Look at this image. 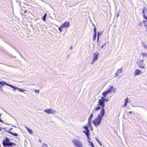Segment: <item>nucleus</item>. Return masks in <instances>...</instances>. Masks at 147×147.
<instances>
[{"instance_id":"obj_1","label":"nucleus","mask_w":147,"mask_h":147,"mask_svg":"<svg viewBox=\"0 0 147 147\" xmlns=\"http://www.w3.org/2000/svg\"><path fill=\"white\" fill-rule=\"evenodd\" d=\"M105 112L104 109H101L100 113L97 115V117L93 121V123L96 127H97L99 126L101 123L102 118L104 116Z\"/></svg>"},{"instance_id":"obj_2","label":"nucleus","mask_w":147,"mask_h":147,"mask_svg":"<svg viewBox=\"0 0 147 147\" xmlns=\"http://www.w3.org/2000/svg\"><path fill=\"white\" fill-rule=\"evenodd\" d=\"M3 145L5 147H7L10 144H14L13 142H10V139L8 138H6L3 139L2 142Z\"/></svg>"},{"instance_id":"obj_3","label":"nucleus","mask_w":147,"mask_h":147,"mask_svg":"<svg viewBox=\"0 0 147 147\" xmlns=\"http://www.w3.org/2000/svg\"><path fill=\"white\" fill-rule=\"evenodd\" d=\"M70 25V23L68 21H66L63 24L60 26L59 28L58 29L60 32H62V28H68L69 27Z\"/></svg>"},{"instance_id":"obj_4","label":"nucleus","mask_w":147,"mask_h":147,"mask_svg":"<svg viewBox=\"0 0 147 147\" xmlns=\"http://www.w3.org/2000/svg\"><path fill=\"white\" fill-rule=\"evenodd\" d=\"M104 100H105V98L103 96H102L100 99L98 101V104L97 105V106H100L102 109H104L105 105V101Z\"/></svg>"},{"instance_id":"obj_5","label":"nucleus","mask_w":147,"mask_h":147,"mask_svg":"<svg viewBox=\"0 0 147 147\" xmlns=\"http://www.w3.org/2000/svg\"><path fill=\"white\" fill-rule=\"evenodd\" d=\"M137 64L140 68L144 69L145 68V65L143 60H140L137 61Z\"/></svg>"},{"instance_id":"obj_6","label":"nucleus","mask_w":147,"mask_h":147,"mask_svg":"<svg viewBox=\"0 0 147 147\" xmlns=\"http://www.w3.org/2000/svg\"><path fill=\"white\" fill-rule=\"evenodd\" d=\"M72 142L76 147H82V145L81 142L77 140H73Z\"/></svg>"},{"instance_id":"obj_7","label":"nucleus","mask_w":147,"mask_h":147,"mask_svg":"<svg viewBox=\"0 0 147 147\" xmlns=\"http://www.w3.org/2000/svg\"><path fill=\"white\" fill-rule=\"evenodd\" d=\"M44 111L48 114H55L56 113V111L51 109H45L44 110Z\"/></svg>"},{"instance_id":"obj_8","label":"nucleus","mask_w":147,"mask_h":147,"mask_svg":"<svg viewBox=\"0 0 147 147\" xmlns=\"http://www.w3.org/2000/svg\"><path fill=\"white\" fill-rule=\"evenodd\" d=\"M95 113L92 112V113L90 115V117L88 119V126L90 127L91 126V121L93 116L94 115Z\"/></svg>"},{"instance_id":"obj_9","label":"nucleus","mask_w":147,"mask_h":147,"mask_svg":"<svg viewBox=\"0 0 147 147\" xmlns=\"http://www.w3.org/2000/svg\"><path fill=\"white\" fill-rule=\"evenodd\" d=\"M98 55L99 54L98 53H97L96 54V53H94V54L93 59L92 60V62L91 63V64L92 65L95 62V61L97 59Z\"/></svg>"},{"instance_id":"obj_10","label":"nucleus","mask_w":147,"mask_h":147,"mask_svg":"<svg viewBox=\"0 0 147 147\" xmlns=\"http://www.w3.org/2000/svg\"><path fill=\"white\" fill-rule=\"evenodd\" d=\"M116 91V89L114 88L113 86H111L110 88L107 91L108 93H109L112 92H115Z\"/></svg>"},{"instance_id":"obj_11","label":"nucleus","mask_w":147,"mask_h":147,"mask_svg":"<svg viewBox=\"0 0 147 147\" xmlns=\"http://www.w3.org/2000/svg\"><path fill=\"white\" fill-rule=\"evenodd\" d=\"M100 109V106H97L96 107H95L94 109L92 110V112L95 113V115H96V113L95 111H99Z\"/></svg>"},{"instance_id":"obj_12","label":"nucleus","mask_w":147,"mask_h":147,"mask_svg":"<svg viewBox=\"0 0 147 147\" xmlns=\"http://www.w3.org/2000/svg\"><path fill=\"white\" fill-rule=\"evenodd\" d=\"M147 11V9L145 7H144L143 8L142 10L143 15L144 17H144H146V16L145 15V11Z\"/></svg>"},{"instance_id":"obj_13","label":"nucleus","mask_w":147,"mask_h":147,"mask_svg":"<svg viewBox=\"0 0 147 147\" xmlns=\"http://www.w3.org/2000/svg\"><path fill=\"white\" fill-rule=\"evenodd\" d=\"M141 73V71L138 69H136L135 71V75H138L140 74Z\"/></svg>"},{"instance_id":"obj_14","label":"nucleus","mask_w":147,"mask_h":147,"mask_svg":"<svg viewBox=\"0 0 147 147\" xmlns=\"http://www.w3.org/2000/svg\"><path fill=\"white\" fill-rule=\"evenodd\" d=\"M25 128L28 131L29 133L31 134H32L33 133V131L30 129L28 128V127L26 126Z\"/></svg>"},{"instance_id":"obj_15","label":"nucleus","mask_w":147,"mask_h":147,"mask_svg":"<svg viewBox=\"0 0 147 147\" xmlns=\"http://www.w3.org/2000/svg\"><path fill=\"white\" fill-rule=\"evenodd\" d=\"M83 132L85 134L86 137L89 136V131H83Z\"/></svg>"},{"instance_id":"obj_16","label":"nucleus","mask_w":147,"mask_h":147,"mask_svg":"<svg viewBox=\"0 0 147 147\" xmlns=\"http://www.w3.org/2000/svg\"><path fill=\"white\" fill-rule=\"evenodd\" d=\"M141 43L142 45V46L143 47H144V48L147 49V45H146L145 43L144 42H141Z\"/></svg>"},{"instance_id":"obj_17","label":"nucleus","mask_w":147,"mask_h":147,"mask_svg":"<svg viewBox=\"0 0 147 147\" xmlns=\"http://www.w3.org/2000/svg\"><path fill=\"white\" fill-rule=\"evenodd\" d=\"M108 93L107 91H105L102 93V95L105 97H106Z\"/></svg>"},{"instance_id":"obj_18","label":"nucleus","mask_w":147,"mask_h":147,"mask_svg":"<svg viewBox=\"0 0 147 147\" xmlns=\"http://www.w3.org/2000/svg\"><path fill=\"white\" fill-rule=\"evenodd\" d=\"M8 132L9 133V134H10L14 136H18V134L17 133H12L11 131H9V132Z\"/></svg>"},{"instance_id":"obj_19","label":"nucleus","mask_w":147,"mask_h":147,"mask_svg":"<svg viewBox=\"0 0 147 147\" xmlns=\"http://www.w3.org/2000/svg\"><path fill=\"white\" fill-rule=\"evenodd\" d=\"M97 36V34H94L93 36V40L94 41L96 40Z\"/></svg>"},{"instance_id":"obj_20","label":"nucleus","mask_w":147,"mask_h":147,"mask_svg":"<svg viewBox=\"0 0 147 147\" xmlns=\"http://www.w3.org/2000/svg\"><path fill=\"white\" fill-rule=\"evenodd\" d=\"M13 144H10V145H8L6 147H12L13 146H16V144L14 143H13Z\"/></svg>"},{"instance_id":"obj_21","label":"nucleus","mask_w":147,"mask_h":147,"mask_svg":"<svg viewBox=\"0 0 147 147\" xmlns=\"http://www.w3.org/2000/svg\"><path fill=\"white\" fill-rule=\"evenodd\" d=\"M18 90L19 91H20V92H24V91H26V90H24L22 88H18Z\"/></svg>"},{"instance_id":"obj_22","label":"nucleus","mask_w":147,"mask_h":147,"mask_svg":"<svg viewBox=\"0 0 147 147\" xmlns=\"http://www.w3.org/2000/svg\"><path fill=\"white\" fill-rule=\"evenodd\" d=\"M122 72V68L120 69H118L117 71V73H118V74H119L120 73H121Z\"/></svg>"},{"instance_id":"obj_23","label":"nucleus","mask_w":147,"mask_h":147,"mask_svg":"<svg viewBox=\"0 0 147 147\" xmlns=\"http://www.w3.org/2000/svg\"><path fill=\"white\" fill-rule=\"evenodd\" d=\"M83 128L85 129L86 131L89 130L88 127V126H84L83 127Z\"/></svg>"},{"instance_id":"obj_24","label":"nucleus","mask_w":147,"mask_h":147,"mask_svg":"<svg viewBox=\"0 0 147 147\" xmlns=\"http://www.w3.org/2000/svg\"><path fill=\"white\" fill-rule=\"evenodd\" d=\"M42 147H48V146L47 144L45 143L43 144L42 145Z\"/></svg>"},{"instance_id":"obj_25","label":"nucleus","mask_w":147,"mask_h":147,"mask_svg":"<svg viewBox=\"0 0 147 147\" xmlns=\"http://www.w3.org/2000/svg\"><path fill=\"white\" fill-rule=\"evenodd\" d=\"M11 88H13V90H15L16 89L18 90V88L17 87H15V86L13 85V86H11Z\"/></svg>"},{"instance_id":"obj_26","label":"nucleus","mask_w":147,"mask_h":147,"mask_svg":"<svg viewBox=\"0 0 147 147\" xmlns=\"http://www.w3.org/2000/svg\"><path fill=\"white\" fill-rule=\"evenodd\" d=\"M46 15H47V13H46L44 14V16L43 17L42 19L44 21H45V19H46Z\"/></svg>"},{"instance_id":"obj_27","label":"nucleus","mask_w":147,"mask_h":147,"mask_svg":"<svg viewBox=\"0 0 147 147\" xmlns=\"http://www.w3.org/2000/svg\"><path fill=\"white\" fill-rule=\"evenodd\" d=\"M102 34V32H98L97 33V36H100Z\"/></svg>"},{"instance_id":"obj_28","label":"nucleus","mask_w":147,"mask_h":147,"mask_svg":"<svg viewBox=\"0 0 147 147\" xmlns=\"http://www.w3.org/2000/svg\"><path fill=\"white\" fill-rule=\"evenodd\" d=\"M5 82H1L0 81V84H1V85L4 86V85H5Z\"/></svg>"},{"instance_id":"obj_29","label":"nucleus","mask_w":147,"mask_h":147,"mask_svg":"<svg viewBox=\"0 0 147 147\" xmlns=\"http://www.w3.org/2000/svg\"><path fill=\"white\" fill-rule=\"evenodd\" d=\"M88 142H89L90 145L92 146V147L93 146H94L92 142H91L90 141H88Z\"/></svg>"},{"instance_id":"obj_30","label":"nucleus","mask_w":147,"mask_h":147,"mask_svg":"<svg viewBox=\"0 0 147 147\" xmlns=\"http://www.w3.org/2000/svg\"><path fill=\"white\" fill-rule=\"evenodd\" d=\"M1 109H2V110L5 113H6L7 114H8V115H10L11 114L9 113L8 112H7L3 108H1Z\"/></svg>"},{"instance_id":"obj_31","label":"nucleus","mask_w":147,"mask_h":147,"mask_svg":"<svg viewBox=\"0 0 147 147\" xmlns=\"http://www.w3.org/2000/svg\"><path fill=\"white\" fill-rule=\"evenodd\" d=\"M142 55L143 56V57H145V56L147 57V53H142Z\"/></svg>"},{"instance_id":"obj_32","label":"nucleus","mask_w":147,"mask_h":147,"mask_svg":"<svg viewBox=\"0 0 147 147\" xmlns=\"http://www.w3.org/2000/svg\"><path fill=\"white\" fill-rule=\"evenodd\" d=\"M93 30L94 32V34H97L96 29L95 27L94 28Z\"/></svg>"},{"instance_id":"obj_33","label":"nucleus","mask_w":147,"mask_h":147,"mask_svg":"<svg viewBox=\"0 0 147 147\" xmlns=\"http://www.w3.org/2000/svg\"><path fill=\"white\" fill-rule=\"evenodd\" d=\"M146 22V21L144 20L142 22H141L139 24V25L140 26H142V24H143V22Z\"/></svg>"},{"instance_id":"obj_34","label":"nucleus","mask_w":147,"mask_h":147,"mask_svg":"<svg viewBox=\"0 0 147 147\" xmlns=\"http://www.w3.org/2000/svg\"><path fill=\"white\" fill-rule=\"evenodd\" d=\"M5 84L7 85V86H8L10 87H11V86H13V85L10 84L8 83H7L6 82H5Z\"/></svg>"},{"instance_id":"obj_35","label":"nucleus","mask_w":147,"mask_h":147,"mask_svg":"<svg viewBox=\"0 0 147 147\" xmlns=\"http://www.w3.org/2000/svg\"><path fill=\"white\" fill-rule=\"evenodd\" d=\"M35 92H37V93H39L40 92V90H37L36 89L35 90Z\"/></svg>"},{"instance_id":"obj_36","label":"nucleus","mask_w":147,"mask_h":147,"mask_svg":"<svg viewBox=\"0 0 147 147\" xmlns=\"http://www.w3.org/2000/svg\"><path fill=\"white\" fill-rule=\"evenodd\" d=\"M104 100L106 102H107L109 100V99H108V98H105V100Z\"/></svg>"},{"instance_id":"obj_37","label":"nucleus","mask_w":147,"mask_h":147,"mask_svg":"<svg viewBox=\"0 0 147 147\" xmlns=\"http://www.w3.org/2000/svg\"><path fill=\"white\" fill-rule=\"evenodd\" d=\"M87 139L88 140V141H90V138L89 137V136H87Z\"/></svg>"},{"instance_id":"obj_38","label":"nucleus","mask_w":147,"mask_h":147,"mask_svg":"<svg viewBox=\"0 0 147 147\" xmlns=\"http://www.w3.org/2000/svg\"><path fill=\"white\" fill-rule=\"evenodd\" d=\"M119 74H118L116 72V73L115 74V77H116Z\"/></svg>"},{"instance_id":"obj_39","label":"nucleus","mask_w":147,"mask_h":147,"mask_svg":"<svg viewBox=\"0 0 147 147\" xmlns=\"http://www.w3.org/2000/svg\"><path fill=\"white\" fill-rule=\"evenodd\" d=\"M127 102H125V103H124V106L125 107H126V105H127Z\"/></svg>"},{"instance_id":"obj_40","label":"nucleus","mask_w":147,"mask_h":147,"mask_svg":"<svg viewBox=\"0 0 147 147\" xmlns=\"http://www.w3.org/2000/svg\"><path fill=\"white\" fill-rule=\"evenodd\" d=\"M128 98H127L125 99V102H127V103L128 102Z\"/></svg>"},{"instance_id":"obj_41","label":"nucleus","mask_w":147,"mask_h":147,"mask_svg":"<svg viewBox=\"0 0 147 147\" xmlns=\"http://www.w3.org/2000/svg\"><path fill=\"white\" fill-rule=\"evenodd\" d=\"M96 140L97 141V142H100V141L98 139H97L96 138Z\"/></svg>"},{"instance_id":"obj_42","label":"nucleus","mask_w":147,"mask_h":147,"mask_svg":"<svg viewBox=\"0 0 147 147\" xmlns=\"http://www.w3.org/2000/svg\"><path fill=\"white\" fill-rule=\"evenodd\" d=\"M105 45V43L103 45H102V47H101V48H102L104 47V45Z\"/></svg>"},{"instance_id":"obj_43","label":"nucleus","mask_w":147,"mask_h":147,"mask_svg":"<svg viewBox=\"0 0 147 147\" xmlns=\"http://www.w3.org/2000/svg\"><path fill=\"white\" fill-rule=\"evenodd\" d=\"M99 144V145H100V146H102V144H101V142H98Z\"/></svg>"},{"instance_id":"obj_44","label":"nucleus","mask_w":147,"mask_h":147,"mask_svg":"<svg viewBox=\"0 0 147 147\" xmlns=\"http://www.w3.org/2000/svg\"><path fill=\"white\" fill-rule=\"evenodd\" d=\"M0 122L3 123V121L1 119V118H0Z\"/></svg>"},{"instance_id":"obj_45","label":"nucleus","mask_w":147,"mask_h":147,"mask_svg":"<svg viewBox=\"0 0 147 147\" xmlns=\"http://www.w3.org/2000/svg\"><path fill=\"white\" fill-rule=\"evenodd\" d=\"M99 38H100V36H97V39H99Z\"/></svg>"},{"instance_id":"obj_46","label":"nucleus","mask_w":147,"mask_h":147,"mask_svg":"<svg viewBox=\"0 0 147 147\" xmlns=\"http://www.w3.org/2000/svg\"><path fill=\"white\" fill-rule=\"evenodd\" d=\"M132 111H130V112H128L129 113V114H131L132 113Z\"/></svg>"},{"instance_id":"obj_47","label":"nucleus","mask_w":147,"mask_h":147,"mask_svg":"<svg viewBox=\"0 0 147 147\" xmlns=\"http://www.w3.org/2000/svg\"><path fill=\"white\" fill-rule=\"evenodd\" d=\"M145 19H146L147 20V17H144V18Z\"/></svg>"},{"instance_id":"obj_48","label":"nucleus","mask_w":147,"mask_h":147,"mask_svg":"<svg viewBox=\"0 0 147 147\" xmlns=\"http://www.w3.org/2000/svg\"><path fill=\"white\" fill-rule=\"evenodd\" d=\"M99 41V39H97V42H98Z\"/></svg>"},{"instance_id":"obj_49","label":"nucleus","mask_w":147,"mask_h":147,"mask_svg":"<svg viewBox=\"0 0 147 147\" xmlns=\"http://www.w3.org/2000/svg\"><path fill=\"white\" fill-rule=\"evenodd\" d=\"M39 141L40 142H41V140L40 139L39 140Z\"/></svg>"},{"instance_id":"obj_50","label":"nucleus","mask_w":147,"mask_h":147,"mask_svg":"<svg viewBox=\"0 0 147 147\" xmlns=\"http://www.w3.org/2000/svg\"><path fill=\"white\" fill-rule=\"evenodd\" d=\"M1 113L0 114V118H1Z\"/></svg>"},{"instance_id":"obj_51","label":"nucleus","mask_w":147,"mask_h":147,"mask_svg":"<svg viewBox=\"0 0 147 147\" xmlns=\"http://www.w3.org/2000/svg\"><path fill=\"white\" fill-rule=\"evenodd\" d=\"M72 47H71L70 48V49H72Z\"/></svg>"},{"instance_id":"obj_52","label":"nucleus","mask_w":147,"mask_h":147,"mask_svg":"<svg viewBox=\"0 0 147 147\" xmlns=\"http://www.w3.org/2000/svg\"><path fill=\"white\" fill-rule=\"evenodd\" d=\"M92 147H94V146H92Z\"/></svg>"},{"instance_id":"obj_53","label":"nucleus","mask_w":147,"mask_h":147,"mask_svg":"<svg viewBox=\"0 0 147 147\" xmlns=\"http://www.w3.org/2000/svg\"><path fill=\"white\" fill-rule=\"evenodd\" d=\"M142 108H145V107H142Z\"/></svg>"},{"instance_id":"obj_54","label":"nucleus","mask_w":147,"mask_h":147,"mask_svg":"<svg viewBox=\"0 0 147 147\" xmlns=\"http://www.w3.org/2000/svg\"><path fill=\"white\" fill-rule=\"evenodd\" d=\"M1 91H3V90H2V89H1Z\"/></svg>"}]
</instances>
